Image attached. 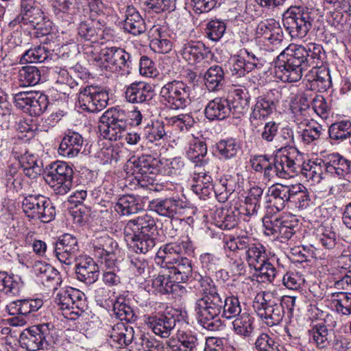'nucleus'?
Returning <instances> with one entry per match:
<instances>
[{"mask_svg":"<svg viewBox=\"0 0 351 351\" xmlns=\"http://www.w3.org/2000/svg\"><path fill=\"white\" fill-rule=\"evenodd\" d=\"M304 126L300 132V136L304 144L309 145L317 141L323 132L322 126L313 120L304 119V121L298 123Z\"/></svg>","mask_w":351,"mask_h":351,"instance_id":"50","label":"nucleus"},{"mask_svg":"<svg viewBox=\"0 0 351 351\" xmlns=\"http://www.w3.org/2000/svg\"><path fill=\"white\" fill-rule=\"evenodd\" d=\"M328 136L331 144H338L351 136V121L343 120L332 123L328 128Z\"/></svg>","mask_w":351,"mask_h":351,"instance_id":"44","label":"nucleus"},{"mask_svg":"<svg viewBox=\"0 0 351 351\" xmlns=\"http://www.w3.org/2000/svg\"><path fill=\"white\" fill-rule=\"evenodd\" d=\"M49 335V324L33 326L21 334L19 343L23 348L28 351H37L43 349L46 337Z\"/></svg>","mask_w":351,"mask_h":351,"instance_id":"19","label":"nucleus"},{"mask_svg":"<svg viewBox=\"0 0 351 351\" xmlns=\"http://www.w3.org/2000/svg\"><path fill=\"white\" fill-rule=\"evenodd\" d=\"M245 261L250 267L257 270L260 264H263L267 257L265 247L260 243L253 242L245 252Z\"/></svg>","mask_w":351,"mask_h":351,"instance_id":"51","label":"nucleus"},{"mask_svg":"<svg viewBox=\"0 0 351 351\" xmlns=\"http://www.w3.org/2000/svg\"><path fill=\"white\" fill-rule=\"evenodd\" d=\"M154 38L151 40L152 49L160 53H167L171 51L173 43L170 35L162 28L158 27L154 30Z\"/></svg>","mask_w":351,"mask_h":351,"instance_id":"52","label":"nucleus"},{"mask_svg":"<svg viewBox=\"0 0 351 351\" xmlns=\"http://www.w3.org/2000/svg\"><path fill=\"white\" fill-rule=\"evenodd\" d=\"M97 55L93 56L95 61L104 60L108 66L113 71L121 72V74H129L132 67L133 59L130 53L125 49L117 47H106L99 51Z\"/></svg>","mask_w":351,"mask_h":351,"instance_id":"12","label":"nucleus"},{"mask_svg":"<svg viewBox=\"0 0 351 351\" xmlns=\"http://www.w3.org/2000/svg\"><path fill=\"white\" fill-rule=\"evenodd\" d=\"M184 202L180 199H157L150 202V208L160 216L173 218L182 213L186 207Z\"/></svg>","mask_w":351,"mask_h":351,"instance_id":"26","label":"nucleus"},{"mask_svg":"<svg viewBox=\"0 0 351 351\" xmlns=\"http://www.w3.org/2000/svg\"><path fill=\"white\" fill-rule=\"evenodd\" d=\"M55 303L64 317L70 319H77L86 307L84 294L73 288L60 291L55 298Z\"/></svg>","mask_w":351,"mask_h":351,"instance_id":"10","label":"nucleus"},{"mask_svg":"<svg viewBox=\"0 0 351 351\" xmlns=\"http://www.w3.org/2000/svg\"><path fill=\"white\" fill-rule=\"evenodd\" d=\"M123 14L125 31L134 36L140 35L145 32V21L135 8L131 5L126 6Z\"/></svg>","mask_w":351,"mask_h":351,"instance_id":"33","label":"nucleus"},{"mask_svg":"<svg viewBox=\"0 0 351 351\" xmlns=\"http://www.w3.org/2000/svg\"><path fill=\"white\" fill-rule=\"evenodd\" d=\"M22 209L25 216L33 220L47 223L52 221L56 215L54 204L40 194H28L22 201Z\"/></svg>","mask_w":351,"mask_h":351,"instance_id":"4","label":"nucleus"},{"mask_svg":"<svg viewBox=\"0 0 351 351\" xmlns=\"http://www.w3.org/2000/svg\"><path fill=\"white\" fill-rule=\"evenodd\" d=\"M125 240L130 242L131 247L136 253L145 254L156 245V238L154 236L140 235L134 233V236L124 234Z\"/></svg>","mask_w":351,"mask_h":351,"instance_id":"46","label":"nucleus"},{"mask_svg":"<svg viewBox=\"0 0 351 351\" xmlns=\"http://www.w3.org/2000/svg\"><path fill=\"white\" fill-rule=\"evenodd\" d=\"M241 306L238 298L223 296L221 317L227 319L237 317L241 313Z\"/></svg>","mask_w":351,"mask_h":351,"instance_id":"59","label":"nucleus"},{"mask_svg":"<svg viewBox=\"0 0 351 351\" xmlns=\"http://www.w3.org/2000/svg\"><path fill=\"white\" fill-rule=\"evenodd\" d=\"M104 29L99 27V22L80 23L78 27V34L85 39L87 43L84 44L86 53L97 55L99 51V40L104 38Z\"/></svg>","mask_w":351,"mask_h":351,"instance_id":"21","label":"nucleus"},{"mask_svg":"<svg viewBox=\"0 0 351 351\" xmlns=\"http://www.w3.org/2000/svg\"><path fill=\"white\" fill-rule=\"evenodd\" d=\"M93 247L95 256L105 258L108 266L114 265V254L118 250V244L112 238L107 234L97 238L93 242Z\"/></svg>","mask_w":351,"mask_h":351,"instance_id":"27","label":"nucleus"},{"mask_svg":"<svg viewBox=\"0 0 351 351\" xmlns=\"http://www.w3.org/2000/svg\"><path fill=\"white\" fill-rule=\"evenodd\" d=\"M99 131L101 136L111 141L125 138L130 145H136L140 140V134L127 132V112L119 107L111 108L105 111L99 118Z\"/></svg>","mask_w":351,"mask_h":351,"instance_id":"3","label":"nucleus"},{"mask_svg":"<svg viewBox=\"0 0 351 351\" xmlns=\"http://www.w3.org/2000/svg\"><path fill=\"white\" fill-rule=\"evenodd\" d=\"M313 18L308 8L291 6L282 15V24L292 38H302L312 27Z\"/></svg>","mask_w":351,"mask_h":351,"instance_id":"5","label":"nucleus"},{"mask_svg":"<svg viewBox=\"0 0 351 351\" xmlns=\"http://www.w3.org/2000/svg\"><path fill=\"white\" fill-rule=\"evenodd\" d=\"M160 160L151 155L133 156L126 163L128 173L131 172L136 178L144 179L148 174H156L158 171Z\"/></svg>","mask_w":351,"mask_h":351,"instance_id":"22","label":"nucleus"},{"mask_svg":"<svg viewBox=\"0 0 351 351\" xmlns=\"http://www.w3.org/2000/svg\"><path fill=\"white\" fill-rule=\"evenodd\" d=\"M167 268L176 283L186 282L193 274L191 261L186 257L179 258Z\"/></svg>","mask_w":351,"mask_h":351,"instance_id":"37","label":"nucleus"},{"mask_svg":"<svg viewBox=\"0 0 351 351\" xmlns=\"http://www.w3.org/2000/svg\"><path fill=\"white\" fill-rule=\"evenodd\" d=\"M294 296H278L271 291L258 293L254 301L253 308L257 315L268 326L280 324L285 315V309L291 313L295 304Z\"/></svg>","mask_w":351,"mask_h":351,"instance_id":"2","label":"nucleus"},{"mask_svg":"<svg viewBox=\"0 0 351 351\" xmlns=\"http://www.w3.org/2000/svg\"><path fill=\"white\" fill-rule=\"evenodd\" d=\"M309 342L315 344L318 348H327L332 341L334 332L328 329L323 323L314 325L308 330Z\"/></svg>","mask_w":351,"mask_h":351,"instance_id":"39","label":"nucleus"},{"mask_svg":"<svg viewBox=\"0 0 351 351\" xmlns=\"http://www.w3.org/2000/svg\"><path fill=\"white\" fill-rule=\"evenodd\" d=\"M23 287L21 278L13 274L0 271V291L8 295H16Z\"/></svg>","mask_w":351,"mask_h":351,"instance_id":"47","label":"nucleus"},{"mask_svg":"<svg viewBox=\"0 0 351 351\" xmlns=\"http://www.w3.org/2000/svg\"><path fill=\"white\" fill-rule=\"evenodd\" d=\"M232 324L234 333L244 338L250 337L255 329L254 317L247 311L235 317Z\"/></svg>","mask_w":351,"mask_h":351,"instance_id":"40","label":"nucleus"},{"mask_svg":"<svg viewBox=\"0 0 351 351\" xmlns=\"http://www.w3.org/2000/svg\"><path fill=\"white\" fill-rule=\"evenodd\" d=\"M80 250L77 239L71 234H64L53 243L56 258L67 265L72 264Z\"/></svg>","mask_w":351,"mask_h":351,"instance_id":"18","label":"nucleus"},{"mask_svg":"<svg viewBox=\"0 0 351 351\" xmlns=\"http://www.w3.org/2000/svg\"><path fill=\"white\" fill-rule=\"evenodd\" d=\"M125 98L132 104L148 103L154 96L152 85L145 82H134L125 87Z\"/></svg>","mask_w":351,"mask_h":351,"instance_id":"25","label":"nucleus"},{"mask_svg":"<svg viewBox=\"0 0 351 351\" xmlns=\"http://www.w3.org/2000/svg\"><path fill=\"white\" fill-rule=\"evenodd\" d=\"M204 84L210 91L221 89L225 83V72L218 64L210 66L204 74Z\"/></svg>","mask_w":351,"mask_h":351,"instance_id":"41","label":"nucleus"},{"mask_svg":"<svg viewBox=\"0 0 351 351\" xmlns=\"http://www.w3.org/2000/svg\"><path fill=\"white\" fill-rule=\"evenodd\" d=\"M75 276L78 280L92 285L98 280L99 267L92 258L86 257L75 265Z\"/></svg>","mask_w":351,"mask_h":351,"instance_id":"30","label":"nucleus"},{"mask_svg":"<svg viewBox=\"0 0 351 351\" xmlns=\"http://www.w3.org/2000/svg\"><path fill=\"white\" fill-rule=\"evenodd\" d=\"M176 0H146L144 3L145 10L156 14L171 12L176 9Z\"/></svg>","mask_w":351,"mask_h":351,"instance_id":"63","label":"nucleus"},{"mask_svg":"<svg viewBox=\"0 0 351 351\" xmlns=\"http://www.w3.org/2000/svg\"><path fill=\"white\" fill-rule=\"evenodd\" d=\"M254 348L256 351H282V349L274 338L265 332L256 338Z\"/></svg>","mask_w":351,"mask_h":351,"instance_id":"62","label":"nucleus"},{"mask_svg":"<svg viewBox=\"0 0 351 351\" xmlns=\"http://www.w3.org/2000/svg\"><path fill=\"white\" fill-rule=\"evenodd\" d=\"M321 52L322 55L319 59H315L313 64L311 65V69L306 74V77L311 83V88H317L319 92H324L331 85V77L328 69L319 66L322 64L325 58V52L322 46H321Z\"/></svg>","mask_w":351,"mask_h":351,"instance_id":"23","label":"nucleus"},{"mask_svg":"<svg viewBox=\"0 0 351 351\" xmlns=\"http://www.w3.org/2000/svg\"><path fill=\"white\" fill-rule=\"evenodd\" d=\"M167 268L161 271L158 276L152 280V286L155 291L161 294H167L173 292V287L177 286L176 282L169 276Z\"/></svg>","mask_w":351,"mask_h":351,"instance_id":"54","label":"nucleus"},{"mask_svg":"<svg viewBox=\"0 0 351 351\" xmlns=\"http://www.w3.org/2000/svg\"><path fill=\"white\" fill-rule=\"evenodd\" d=\"M324 164L325 171L332 176L345 178L351 173V161L338 153L328 154Z\"/></svg>","mask_w":351,"mask_h":351,"instance_id":"32","label":"nucleus"},{"mask_svg":"<svg viewBox=\"0 0 351 351\" xmlns=\"http://www.w3.org/2000/svg\"><path fill=\"white\" fill-rule=\"evenodd\" d=\"M290 203L299 209L306 208L311 202L308 193L302 184L289 185Z\"/></svg>","mask_w":351,"mask_h":351,"instance_id":"53","label":"nucleus"},{"mask_svg":"<svg viewBox=\"0 0 351 351\" xmlns=\"http://www.w3.org/2000/svg\"><path fill=\"white\" fill-rule=\"evenodd\" d=\"M60 55L49 50L44 45H37L26 50L20 59L21 64L45 62L49 60H56Z\"/></svg>","mask_w":351,"mask_h":351,"instance_id":"34","label":"nucleus"},{"mask_svg":"<svg viewBox=\"0 0 351 351\" xmlns=\"http://www.w3.org/2000/svg\"><path fill=\"white\" fill-rule=\"evenodd\" d=\"M281 98V91L276 88L269 90L256 97L250 116V125L253 130L263 125L265 119L276 111Z\"/></svg>","mask_w":351,"mask_h":351,"instance_id":"7","label":"nucleus"},{"mask_svg":"<svg viewBox=\"0 0 351 351\" xmlns=\"http://www.w3.org/2000/svg\"><path fill=\"white\" fill-rule=\"evenodd\" d=\"M143 135L149 142L162 139L166 136L165 125L162 122H147L143 129Z\"/></svg>","mask_w":351,"mask_h":351,"instance_id":"60","label":"nucleus"},{"mask_svg":"<svg viewBox=\"0 0 351 351\" xmlns=\"http://www.w3.org/2000/svg\"><path fill=\"white\" fill-rule=\"evenodd\" d=\"M19 81L24 86H34L41 80L40 71L34 66H23L19 72Z\"/></svg>","mask_w":351,"mask_h":351,"instance_id":"58","label":"nucleus"},{"mask_svg":"<svg viewBox=\"0 0 351 351\" xmlns=\"http://www.w3.org/2000/svg\"><path fill=\"white\" fill-rule=\"evenodd\" d=\"M322 55L321 45L309 43L306 46L291 44L278 56L275 63L276 77L284 82H296L303 73Z\"/></svg>","mask_w":351,"mask_h":351,"instance_id":"1","label":"nucleus"},{"mask_svg":"<svg viewBox=\"0 0 351 351\" xmlns=\"http://www.w3.org/2000/svg\"><path fill=\"white\" fill-rule=\"evenodd\" d=\"M14 99L16 107L34 117L42 114L49 105L47 96L39 92H20Z\"/></svg>","mask_w":351,"mask_h":351,"instance_id":"15","label":"nucleus"},{"mask_svg":"<svg viewBox=\"0 0 351 351\" xmlns=\"http://www.w3.org/2000/svg\"><path fill=\"white\" fill-rule=\"evenodd\" d=\"M193 251V245L191 240L186 237L178 239L176 242L166 243L158 250L157 258L161 259L163 267H167L176 261L182 258L183 254H190Z\"/></svg>","mask_w":351,"mask_h":351,"instance_id":"16","label":"nucleus"},{"mask_svg":"<svg viewBox=\"0 0 351 351\" xmlns=\"http://www.w3.org/2000/svg\"><path fill=\"white\" fill-rule=\"evenodd\" d=\"M216 147L219 158L226 160L235 158L240 150L238 143L233 138L219 141Z\"/></svg>","mask_w":351,"mask_h":351,"instance_id":"56","label":"nucleus"},{"mask_svg":"<svg viewBox=\"0 0 351 351\" xmlns=\"http://www.w3.org/2000/svg\"><path fill=\"white\" fill-rule=\"evenodd\" d=\"M43 305L41 299H24L10 302L6 309L10 315H21L27 316L32 312H36Z\"/></svg>","mask_w":351,"mask_h":351,"instance_id":"38","label":"nucleus"},{"mask_svg":"<svg viewBox=\"0 0 351 351\" xmlns=\"http://www.w3.org/2000/svg\"><path fill=\"white\" fill-rule=\"evenodd\" d=\"M140 197L134 195H125L120 197L114 206L115 210L121 215H130L143 209Z\"/></svg>","mask_w":351,"mask_h":351,"instance_id":"42","label":"nucleus"},{"mask_svg":"<svg viewBox=\"0 0 351 351\" xmlns=\"http://www.w3.org/2000/svg\"><path fill=\"white\" fill-rule=\"evenodd\" d=\"M332 307L343 315H351V293L335 292L331 294Z\"/></svg>","mask_w":351,"mask_h":351,"instance_id":"55","label":"nucleus"},{"mask_svg":"<svg viewBox=\"0 0 351 351\" xmlns=\"http://www.w3.org/2000/svg\"><path fill=\"white\" fill-rule=\"evenodd\" d=\"M239 213L240 212L235 208L234 210L223 208L217 210L215 215V223L221 229L230 230L237 226Z\"/></svg>","mask_w":351,"mask_h":351,"instance_id":"49","label":"nucleus"},{"mask_svg":"<svg viewBox=\"0 0 351 351\" xmlns=\"http://www.w3.org/2000/svg\"><path fill=\"white\" fill-rule=\"evenodd\" d=\"M289 185L280 184H273L268 189L267 202L269 204L267 210L272 211L274 208L276 212L282 210L287 203H290Z\"/></svg>","mask_w":351,"mask_h":351,"instance_id":"29","label":"nucleus"},{"mask_svg":"<svg viewBox=\"0 0 351 351\" xmlns=\"http://www.w3.org/2000/svg\"><path fill=\"white\" fill-rule=\"evenodd\" d=\"M188 158L195 163L197 168L204 167L207 164L208 159L206 158L207 155V145L204 141L195 140L189 146L186 152Z\"/></svg>","mask_w":351,"mask_h":351,"instance_id":"48","label":"nucleus"},{"mask_svg":"<svg viewBox=\"0 0 351 351\" xmlns=\"http://www.w3.org/2000/svg\"><path fill=\"white\" fill-rule=\"evenodd\" d=\"M156 232V222L153 217L147 214L128 221L123 230L124 234L130 236H134V233H137L140 235L155 237Z\"/></svg>","mask_w":351,"mask_h":351,"instance_id":"24","label":"nucleus"},{"mask_svg":"<svg viewBox=\"0 0 351 351\" xmlns=\"http://www.w3.org/2000/svg\"><path fill=\"white\" fill-rule=\"evenodd\" d=\"M278 235L285 239H290L298 230V221L294 216H282Z\"/></svg>","mask_w":351,"mask_h":351,"instance_id":"64","label":"nucleus"},{"mask_svg":"<svg viewBox=\"0 0 351 351\" xmlns=\"http://www.w3.org/2000/svg\"><path fill=\"white\" fill-rule=\"evenodd\" d=\"M109 100L106 90L98 86H86L78 93L80 106L86 111L97 112L104 109Z\"/></svg>","mask_w":351,"mask_h":351,"instance_id":"13","label":"nucleus"},{"mask_svg":"<svg viewBox=\"0 0 351 351\" xmlns=\"http://www.w3.org/2000/svg\"><path fill=\"white\" fill-rule=\"evenodd\" d=\"M325 160L317 158L315 160H309L303 162L302 158L301 171L299 173L303 174L307 179L314 182H319L322 180V174L325 171Z\"/></svg>","mask_w":351,"mask_h":351,"instance_id":"43","label":"nucleus"},{"mask_svg":"<svg viewBox=\"0 0 351 351\" xmlns=\"http://www.w3.org/2000/svg\"><path fill=\"white\" fill-rule=\"evenodd\" d=\"M274 27L265 40H263L265 46L271 51L280 49L285 46L282 29L278 23H274Z\"/></svg>","mask_w":351,"mask_h":351,"instance_id":"61","label":"nucleus"},{"mask_svg":"<svg viewBox=\"0 0 351 351\" xmlns=\"http://www.w3.org/2000/svg\"><path fill=\"white\" fill-rule=\"evenodd\" d=\"M223 297L218 291L202 295L195 304V313L202 319L204 317L216 318L222 311Z\"/></svg>","mask_w":351,"mask_h":351,"instance_id":"20","label":"nucleus"},{"mask_svg":"<svg viewBox=\"0 0 351 351\" xmlns=\"http://www.w3.org/2000/svg\"><path fill=\"white\" fill-rule=\"evenodd\" d=\"M178 322V313L175 310L144 316L146 326L162 338H167L173 333Z\"/></svg>","mask_w":351,"mask_h":351,"instance_id":"14","label":"nucleus"},{"mask_svg":"<svg viewBox=\"0 0 351 351\" xmlns=\"http://www.w3.org/2000/svg\"><path fill=\"white\" fill-rule=\"evenodd\" d=\"M14 149L15 158H18L20 167L23 173L31 179H35L40 174L42 167L38 164L37 158L28 152L19 154L17 151Z\"/></svg>","mask_w":351,"mask_h":351,"instance_id":"36","label":"nucleus"},{"mask_svg":"<svg viewBox=\"0 0 351 351\" xmlns=\"http://www.w3.org/2000/svg\"><path fill=\"white\" fill-rule=\"evenodd\" d=\"M73 169L65 162L56 161L46 167L45 179L57 195L66 194L73 184Z\"/></svg>","mask_w":351,"mask_h":351,"instance_id":"8","label":"nucleus"},{"mask_svg":"<svg viewBox=\"0 0 351 351\" xmlns=\"http://www.w3.org/2000/svg\"><path fill=\"white\" fill-rule=\"evenodd\" d=\"M21 23L40 31L42 34H47L51 28V23L47 20L37 0H21L20 14L11 23Z\"/></svg>","mask_w":351,"mask_h":351,"instance_id":"6","label":"nucleus"},{"mask_svg":"<svg viewBox=\"0 0 351 351\" xmlns=\"http://www.w3.org/2000/svg\"><path fill=\"white\" fill-rule=\"evenodd\" d=\"M302 157L301 153L292 146L279 148L274 161L280 178L287 179L299 173L301 171Z\"/></svg>","mask_w":351,"mask_h":351,"instance_id":"11","label":"nucleus"},{"mask_svg":"<svg viewBox=\"0 0 351 351\" xmlns=\"http://www.w3.org/2000/svg\"><path fill=\"white\" fill-rule=\"evenodd\" d=\"M231 112L230 101L226 97H215L206 106L204 114L210 121L224 120Z\"/></svg>","mask_w":351,"mask_h":351,"instance_id":"31","label":"nucleus"},{"mask_svg":"<svg viewBox=\"0 0 351 351\" xmlns=\"http://www.w3.org/2000/svg\"><path fill=\"white\" fill-rule=\"evenodd\" d=\"M179 53L189 64L202 63L204 67L208 62V60H211L213 56L211 51L202 43L193 40H186L181 43Z\"/></svg>","mask_w":351,"mask_h":351,"instance_id":"17","label":"nucleus"},{"mask_svg":"<svg viewBox=\"0 0 351 351\" xmlns=\"http://www.w3.org/2000/svg\"><path fill=\"white\" fill-rule=\"evenodd\" d=\"M84 138L78 132L69 130L62 138L59 148V154L68 158L76 157L82 150Z\"/></svg>","mask_w":351,"mask_h":351,"instance_id":"28","label":"nucleus"},{"mask_svg":"<svg viewBox=\"0 0 351 351\" xmlns=\"http://www.w3.org/2000/svg\"><path fill=\"white\" fill-rule=\"evenodd\" d=\"M263 194V189L256 186L252 187L245 199V207L242 214L247 217L256 215L261 208V200Z\"/></svg>","mask_w":351,"mask_h":351,"instance_id":"45","label":"nucleus"},{"mask_svg":"<svg viewBox=\"0 0 351 351\" xmlns=\"http://www.w3.org/2000/svg\"><path fill=\"white\" fill-rule=\"evenodd\" d=\"M134 331L132 326L123 322L114 324L110 331V343L114 346L123 348L130 344L134 339Z\"/></svg>","mask_w":351,"mask_h":351,"instance_id":"35","label":"nucleus"},{"mask_svg":"<svg viewBox=\"0 0 351 351\" xmlns=\"http://www.w3.org/2000/svg\"><path fill=\"white\" fill-rule=\"evenodd\" d=\"M229 64L231 75L237 77H243L255 69L254 63L245 60L240 56L232 58Z\"/></svg>","mask_w":351,"mask_h":351,"instance_id":"57","label":"nucleus"},{"mask_svg":"<svg viewBox=\"0 0 351 351\" xmlns=\"http://www.w3.org/2000/svg\"><path fill=\"white\" fill-rule=\"evenodd\" d=\"M191 88L184 82L172 80L160 89L159 95L162 102L173 110H182L191 103Z\"/></svg>","mask_w":351,"mask_h":351,"instance_id":"9","label":"nucleus"}]
</instances>
